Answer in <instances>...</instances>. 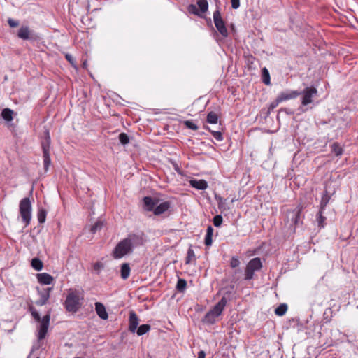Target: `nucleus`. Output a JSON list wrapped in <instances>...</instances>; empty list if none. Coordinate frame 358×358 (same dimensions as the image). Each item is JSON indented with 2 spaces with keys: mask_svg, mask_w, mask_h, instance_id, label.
Masks as SVG:
<instances>
[{
  "mask_svg": "<svg viewBox=\"0 0 358 358\" xmlns=\"http://www.w3.org/2000/svg\"><path fill=\"white\" fill-rule=\"evenodd\" d=\"M145 242L143 233L130 234L117 244L113 250V257L115 259H121L131 254L135 248L143 245Z\"/></svg>",
  "mask_w": 358,
  "mask_h": 358,
  "instance_id": "obj_1",
  "label": "nucleus"
},
{
  "mask_svg": "<svg viewBox=\"0 0 358 358\" xmlns=\"http://www.w3.org/2000/svg\"><path fill=\"white\" fill-rule=\"evenodd\" d=\"M227 303V299L222 297L221 300L206 314L203 322L208 324H213L215 322V319L222 314Z\"/></svg>",
  "mask_w": 358,
  "mask_h": 358,
  "instance_id": "obj_2",
  "label": "nucleus"
},
{
  "mask_svg": "<svg viewBox=\"0 0 358 358\" xmlns=\"http://www.w3.org/2000/svg\"><path fill=\"white\" fill-rule=\"evenodd\" d=\"M80 294L76 289H70L65 301V308L67 311L76 313L80 308Z\"/></svg>",
  "mask_w": 358,
  "mask_h": 358,
  "instance_id": "obj_3",
  "label": "nucleus"
},
{
  "mask_svg": "<svg viewBox=\"0 0 358 358\" xmlns=\"http://www.w3.org/2000/svg\"><path fill=\"white\" fill-rule=\"evenodd\" d=\"M302 210V206H297L296 208L287 212L286 225L294 231L295 227L299 224L300 215Z\"/></svg>",
  "mask_w": 358,
  "mask_h": 358,
  "instance_id": "obj_4",
  "label": "nucleus"
},
{
  "mask_svg": "<svg viewBox=\"0 0 358 358\" xmlns=\"http://www.w3.org/2000/svg\"><path fill=\"white\" fill-rule=\"evenodd\" d=\"M262 268V263L261 259L258 257H255L250 260L245 269V279L251 280L253 278L254 273L259 271Z\"/></svg>",
  "mask_w": 358,
  "mask_h": 358,
  "instance_id": "obj_5",
  "label": "nucleus"
},
{
  "mask_svg": "<svg viewBox=\"0 0 358 358\" xmlns=\"http://www.w3.org/2000/svg\"><path fill=\"white\" fill-rule=\"evenodd\" d=\"M301 95V105L307 106L313 102V99L317 94V90L314 87H306L302 92H300Z\"/></svg>",
  "mask_w": 358,
  "mask_h": 358,
  "instance_id": "obj_6",
  "label": "nucleus"
},
{
  "mask_svg": "<svg viewBox=\"0 0 358 358\" xmlns=\"http://www.w3.org/2000/svg\"><path fill=\"white\" fill-rule=\"evenodd\" d=\"M213 20L215 25L220 34L224 37H227L228 31L218 9L213 13Z\"/></svg>",
  "mask_w": 358,
  "mask_h": 358,
  "instance_id": "obj_7",
  "label": "nucleus"
},
{
  "mask_svg": "<svg viewBox=\"0 0 358 358\" xmlns=\"http://www.w3.org/2000/svg\"><path fill=\"white\" fill-rule=\"evenodd\" d=\"M50 317L49 315H46L43 317L41 320L39 321L40 324L38 327V339L42 340L45 338L49 327Z\"/></svg>",
  "mask_w": 358,
  "mask_h": 358,
  "instance_id": "obj_8",
  "label": "nucleus"
},
{
  "mask_svg": "<svg viewBox=\"0 0 358 358\" xmlns=\"http://www.w3.org/2000/svg\"><path fill=\"white\" fill-rule=\"evenodd\" d=\"M300 92L297 90H287L285 92H281L278 97L279 98V101L281 102L287 101L289 99H293L296 98L298 96L300 95Z\"/></svg>",
  "mask_w": 358,
  "mask_h": 358,
  "instance_id": "obj_9",
  "label": "nucleus"
},
{
  "mask_svg": "<svg viewBox=\"0 0 358 358\" xmlns=\"http://www.w3.org/2000/svg\"><path fill=\"white\" fill-rule=\"evenodd\" d=\"M129 322V330L132 333L136 332L139 324V320L134 311L130 312Z\"/></svg>",
  "mask_w": 358,
  "mask_h": 358,
  "instance_id": "obj_10",
  "label": "nucleus"
},
{
  "mask_svg": "<svg viewBox=\"0 0 358 358\" xmlns=\"http://www.w3.org/2000/svg\"><path fill=\"white\" fill-rule=\"evenodd\" d=\"M31 201L29 198L24 199V222L26 224L29 223L31 220Z\"/></svg>",
  "mask_w": 358,
  "mask_h": 358,
  "instance_id": "obj_11",
  "label": "nucleus"
},
{
  "mask_svg": "<svg viewBox=\"0 0 358 358\" xmlns=\"http://www.w3.org/2000/svg\"><path fill=\"white\" fill-rule=\"evenodd\" d=\"M157 203L158 201L150 196H145L143 198V208L145 210L154 211Z\"/></svg>",
  "mask_w": 358,
  "mask_h": 358,
  "instance_id": "obj_12",
  "label": "nucleus"
},
{
  "mask_svg": "<svg viewBox=\"0 0 358 358\" xmlns=\"http://www.w3.org/2000/svg\"><path fill=\"white\" fill-rule=\"evenodd\" d=\"M95 310L99 317L102 320H106L108 317V313L103 303L100 302L95 303Z\"/></svg>",
  "mask_w": 358,
  "mask_h": 358,
  "instance_id": "obj_13",
  "label": "nucleus"
},
{
  "mask_svg": "<svg viewBox=\"0 0 358 358\" xmlns=\"http://www.w3.org/2000/svg\"><path fill=\"white\" fill-rule=\"evenodd\" d=\"M169 208L170 203L169 201H164L157 205L153 212L155 215H159L167 211Z\"/></svg>",
  "mask_w": 358,
  "mask_h": 358,
  "instance_id": "obj_14",
  "label": "nucleus"
},
{
  "mask_svg": "<svg viewBox=\"0 0 358 358\" xmlns=\"http://www.w3.org/2000/svg\"><path fill=\"white\" fill-rule=\"evenodd\" d=\"M37 279L42 285H50L53 281V278L47 273L37 274Z\"/></svg>",
  "mask_w": 358,
  "mask_h": 358,
  "instance_id": "obj_15",
  "label": "nucleus"
},
{
  "mask_svg": "<svg viewBox=\"0 0 358 358\" xmlns=\"http://www.w3.org/2000/svg\"><path fill=\"white\" fill-rule=\"evenodd\" d=\"M190 185L192 187L199 190H204L208 187V183L204 180H191Z\"/></svg>",
  "mask_w": 358,
  "mask_h": 358,
  "instance_id": "obj_16",
  "label": "nucleus"
},
{
  "mask_svg": "<svg viewBox=\"0 0 358 358\" xmlns=\"http://www.w3.org/2000/svg\"><path fill=\"white\" fill-rule=\"evenodd\" d=\"M51 288H47L43 292H40V299L36 301V303L38 306H43L46 303L50 297V291Z\"/></svg>",
  "mask_w": 358,
  "mask_h": 358,
  "instance_id": "obj_17",
  "label": "nucleus"
},
{
  "mask_svg": "<svg viewBox=\"0 0 358 358\" xmlns=\"http://www.w3.org/2000/svg\"><path fill=\"white\" fill-rule=\"evenodd\" d=\"M13 111L9 108H4L1 112L3 119L8 122V127H12V124L10 123L13 120Z\"/></svg>",
  "mask_w": 358,
  "mask_h": 358,
  "instance_id": "obj_18",
  "label": "nucleus"
},
{
  "mask_svg": "<svg viewBox=\"0 0 358 358\" xmlns=\"http://www.w3.org/2000/svg\"><path fill=\"white\" fill-rule=\"evenodd\" d=\"M215 199L217 201L218 208L221 210L222 213L228 211L229 210V207L227 203L226 199L217 195L215 196Z\"/></svg>",
  "mask_w": 358,
  "mask_h": 358,
  "instance_id": "obj_19",
  "label": "nucleus"
},
{
  "mask_svg": "<svg viewBox=\"0 0 358 358\" xmlns=\"http://www.w3.org/2000/svg\"><path fill=\"white\" fill-rule=\"evenodd\" d=\"M39 38L38 36L27 27H24V40L36 41Z\"/></svg>",
  "mask_w": 358,
  "mask_h": 358,
  "instance_id": "obj_20",
  "label": "nucleus"
},
{
  "mask_svg": "<svg viewBox=\"0 0 358 358\" xmlns=\"http://www.w3.org/2000/svg\"><path fill=\"white\" fill-rule=\"evenodd\" d=\"M131 268L129 264L128 263H124L121 266V278L124 280H126L129 278L130 275Z\"/></svg>",
  "mask_w": 358,
  "mask_h": 358,
  "instance_id": "obj_21",
  "label": "nucleus"
},
{
  "mask_svg": "<svg viewBox=\"0 0 358 358\" xmlns=\"http://www.w3.org/2000/svg\"><path fill=\"white\" fill-rule=\"evenodd\" d=\"M213 233V229L211 226H209L207 229L206 234L205 236V244L207 246L211 245L212 244Z\"/></svg>",
  "mask_w": 358,
  "mask_h": 358,
  "instance_id": "obj_22",
  "label": "nucleus"
},
{
  "mask_svg": "<svg viewBox=\"0 0 358 358\" xmlns=\"http://www.w3.org/2000/svg\"><path fill=\"white\" fill-rule=\"evenodd\" d=\"M322 214L323 210H320L316 216V221L320 228H323L324 227V222L326 220V217L323 216Z\"/></svg>",
  "mask_w": 358,
  "mask_h": 358,
  "instance_id": "obj_23",
  "label": "nucleus"
},
{
  "mask_svg": "<svg viewBox=\"0 0 358 358\" xmlns=\"http://www.w3.org/2000/svg\"><path fill=\"white\" fill-rule=\"evenodd\" d=\"M51 159L50 157V153L48 152L47 148L44 149V154H43V165H44V169L45 171L48 170L49 166L50 165Z\"/></svg>",
  "mask_w": 358,
  "mask_h": 358,
  "instance_id": "obj_24",
  "label": "nucleus"
},
{
  "mask_svg": "<svg viewBox=\"0 0 358 358\" xmlns=\"http://www.w3.org/2000/svg\"><path fill=\"white\" fill-rule=\"evenodd\" d=\"M31 264L36 271H38L43 268V262L38 258L32 259Z\"/></svg>",
  "mask_w": 358,
  "mask_h": 358,
  "instance_id": "obj_25",
  "label": "nucleus"
},
{
  "mask_svg": "<svg viewBox=\"0 0 358 358\" xmlns=\"http://www.w3.org/2000/svg\"><path fill=\"white\" fill-rule=\"evenodd\" d=\"M150 330V326L149 324H142L136 330L138 336H142L148 332Z\"/></svg>",
  "mask_w": 358,
  "mask_h": 358,
  "instance_id": "obj_26",
  "label": "nucleus"
},
{
  "mask_svg": "<svg viewBox=\"0 0 358 358\" xmlns=\"http://www.w3.org/2000/svg\"><path fill=\"white\" fill-rule=\"evenodd\" d=\"M287 310V306L285 303L280 304L275 310V313L278 316L284 315Z\"/></svg>",
  "mask_w": 358,
  "mask_h": 358,
  "instance_id": "obj_27",
  "label": "nucleus"
},
{
  "mask_svg": "<svg viewBox=\"0 0 358 358\" xmlns=\"http://www.w3.org/2000/svg\"><path fill=\"white\" fill-rule=\"evenodd\" d=\"M218 120L217 115L214 112H210L207 115L206 121L210 124H216Z\"/></svg>",
  "mask_w": 358,
  "mask_h": 358,
  "instance_id": "obj_28",
  "label": "nucleus"
},
{
  "mask_svg": "<svg viewBox=\"0 0 358 358\" xmlns=\"http://www.w3.org/2000/svg\"><path fill=\"white\" fill-rule=\"evenodd\" d=\"M197 5L199 7L200 11L202 13H204L208 10V3L206 0H199L197 1Z\"/></svg>",
  "mask_w": 358,
  "mask_h": 358,
  "instance_id": "obj_29",
  "label": "nucleus"
},
{
  "mask_svg": "<svg viewBox=\"0 0 358 358\" xmlns=\"http://www.w3.org/2000/svg\"><path fill=\"white\" fill-rule=\"evenodd\" d=\"M262 80L266 85H270V74L268 69L264 67L262 69Z\"/></svg>",
  "mask_w": 358,
  "mask_h": 358,
  "instance_id": "obj_30",
  "label": "nucleus"
},
{
  "mask_svg": "<svg viewBox=\"0 0 358 358\" xmlns=\"http://www.w3.org/2000/svg\"><path fill=\"white\" fill-rule=\"evenodd\" d=\"M329 199H330V196L327 194V192H325V193L323 194L322 199H321L320 210H324V208L329 203Z\"/></svg>",
  "mask_w": 358,
  "mask_h": 358,
  "instance_id": "obj_31",
  "label": "nucleus"
},
{
  "mask_svg": "<svg viewBox=\"0 0 358 358\" xmlns=\"http://www.w3.org/2000/svg\"><path fill=\"white\" fill-rule=\"evenodd\" d=\"M187 286V282L184 279H178L177 285H176V289L178 292H182Z\"/></svg>",
  "mask_w": 358,
  "mask_h": 358,
  "instance_id": "obj_32",
  "label": "nucleus"
},
{
  "mask_svg": "<svg viewBox=\"0 0 358 358\" xmlns=\"http://www.w3.org/2000/svg\"><path fill=\"white\" fill-rule=\"evenodd\" d=\"M193 260H195V254L193 249L190 248L187 250L186 264H190Z\"/></svg>",
  "mask_w": 358,
  "mask_h": 358,
  "instance_id": "obj_33",
  "label": "nucleus"
},
{
  "mask_svg": "<svg viewBox=\"0 0 358 358\" xmlns=\"http://www.w3.org/2000/svg\"><path fill=\"white\" fill-rule=\"evenodd\" d=\"M37 217L40 223H43L46 218V211L43 209H40L38 212Z\"/></svg>",
  "mask_w": 358,
  "mask_h": 358,
  "instance_id": "obj_34",
  "label": "nucleus"
},
{
  "mask_svg": "<svg viewBox=\"0 0 358 358\" xmlns=\"http://www.w3.org/2000/svg\"><path fill=\"white\" fill-rule=\"evenodd\" d=\"M104 268V264L101 262H97L93 264V269L97 273L99 274L100 272Z\"/></svg>",
  "mask_w": 358,
  "mask_h": 358,
  "instance_id": "obj_35",
  "label": "nucleus"
},
{
  "mask_svg": "<svg viewBox=\"0 0 358 358\" xmlns=\"http://www.w3.org/2000/svg\"><path fill=\"white\" fill-rule=\"evenodd\" d=\"M119 140H120V142L124 145L128 144L129 142V138L128 135L125 133H121L119 135Z\"/></svg>",
  "mask_w": 358,
  "mask_h": 358,
  "instance_id": "obj_36",
  "label": "nucleus"
},
{
  "mask_svg": "<svg viewBox=\"0 0 358 358\" xmlns=\"http://www.w3.org/2000/svg\"><path fill=\"white\" fill-rule=\"evenodd\" d=\"M332 152L336 155H341L343 152L342 148L337 143H334L332 145Z\"/></svg>",
  "mask_w": 358,
  "mask_h": 358,
  "instance_id": "obj_37",
  "label": "nucleus"
},
{
  "mask_svg": "<svg viewBox=\"0 0 358 358\" xmlns=\"http://www.w3.org/2000/svg\"><path fill=\"white\" fill-rule=\"evenodd\" d=\"M50 137L48 134V133L47 134V137L45 138V141L42 144V148H43V152H44V149L47 148V151L48 152L50 153Z\"/></svg>",
  "mask_w": 358,
  "mask_h": 358,
  "instance_id": "obj_38",
  "label": "nucleus"
},
{
  "mask_svg": "<svg viewBox=\"0 0 358 358\" xmlns=\"http://www.w3.org/2000/svg\"><path fill=\"white\" fill-rule=\"evenodd\" d=\"M103 227V222L98 221L91 228V231L94 234L97 231L100 230Z\"/></svg>",
  "mask_w": 358,
  "mask_h": 358,
  "instance_id": "obj_39",
  "label": "nucleus"
},
{
  "mask_svg": "<svg viewBox=\"0 0 358 358\" xmlns=\"http://www.w3.org/2000/svg\"><path fill=\"white\" fill-rule=\"evenodd\" d=\"M222 223V217L220 215H217L213 217V224L218 227Z\"/></svg>",
  "mask_w": 358,
  "mask_h": 358,
  "instance_id": "obj_40",
  "label": "nucleus"
},
{
  "mask_svg": "<svg viewBox=\"0 0 358 358\" xmlns=\"http://www.w3.org/2000/svg\"><path fill=\"white\" fill-rule=\"evenodd\" d=\"M29 310L34 320H36L37 322L41 320L38 313L33 307H30Z\"/></svg>",
  "mask_w": 358,
  "mask_h": 358,
  "instance_id": "obj_41",
  "label": "nucleus"
},
{
  "mask_svg": "<svg viewBox=\"0 0 358 358\" xmlns=\"http://www.w3.org/2000/svg\"><path fill=\"white\" fill-rule=\"evenodd\" d=\"M240 261L237 257H233L231 259L230 265L232 268H236L239 266Z\"/></svg>",
  "mask_w": 358,
  "mask_h": 358,
  "instance_id": "obj_42",
  "label": "nucleus"
},
{
  "mask_svg": "<svg viewBox=\"0 0 358 358\" xmlns=\"http://www.w3.org/2000/svg\"><path fill=\"white\" fill-rule=\"evenodd\" d=\"M185 125L189 128V129H191L192 130H197L198 129V127L196 126V124L195 123H194L192 121H190V120H187L185 122Z\"/></svg>",
  "mask_w": 358,
  "mask_h": 358,
  "instance_id": "obj_43",
  "label": "nucleus"
},
{
  "mask_svg": "<svg viewBox=\"0 0 358 358\" xmlns=\"http://www.w3.org/2000/svg\"><path fill=\"white\" fill-rule=\"evenodd\" d=\"M211 132H212V134H213V137L217 141H221L223 140V136H222V134L221 132H220V131H213Z\"/></svg>",
  "mask_w": 358,
  "mask_h": 358,
  "instance_id": "obj_44",
  "label": "nucleus"
},
{
  "mask_svg": "<svg viewBox=\"0 0 358 358\" xmlns=\"http://www.w3.org/2000/svg\"><path fill=\"white\" fill-rule=\"evenodd\" d=\"M188 10L192 13H194L197 15H200V13H199V10H197L196 6L195 5H193V4L189 5L188 7Z\"/></svg>",
  "mask_w": 358,
  "mask_h": 358,
  "instance_id": "obj_45",
  "label": "nucleus"
},
{
  "mask_svg": "<svg viewBox=\"0 0 358 358\" xmlns=\"http://www.w3.org/2000/svg\"><path fill=\"white\" fill-rule=\"evenodd\" d=\"M280 103H281V101H279V98L277 97L275 101H273V102L271 103L269 108H268L269 110H273L274 108H275Z\"/></svg>",
  "mask_w": 358,
  "mask_h": 358,
  "instance_id": "obj_46",
  "label": "nucleus"
},
{
  "mask_svg": "<svg viewBox=\"0 0 358 358\" xmlns=\"http://www.w3.org/2000/svg\"><path fill=\"white\" fill-rule=\"evenodd\" d=\"M8 22L11 27H16L19 25V22L13 19H8Z\"/></svg>",
  "mask_w": 358,
  "mask_h": 358,
  "instance_id": "obj_47",
  "label": "nucleus"
},
{
  "mask_svg": "<svg viewBox=\"0 0 358 358\" xmlns=\"http://www.w3.org/2000/svg\"><path fill=\"white\" fill-rule=\"evenodd\" d=\"M231 7L234 9H237L240 6V1L239 0H231Z\"/></svg>",
  "mask_w": 358,
  "mask_h": 358,
  "instance_id": "obj_48",
  "label": "nucleus"
},
{
  "mask_svg": "<svg viewBox=\"0 0 358 358\" xmlns=\"http://www.w3.org/2000/svg\"><path fill=\"white\" fill-rule=\"evenodd\" d=\"M198 358H206V353L203 350L199 351Z\"/></svg>",
  "mask_w": 358,
  "mask_h": 358,
  "instance_id": "obj_49",
  "label": "nucleus"
},
{
  "mask_svg": "<svg viewBox=\"0 0 358 358\" xmlns=\"http://www.w3.org/2000/svg\"><path fill=\"white\" fill-rule=\"evenodd\" d=\"M19 211L20 214L22 216V199L19 203Z\"/></svg>",
  "mask_w": 358,
  "mask_h": 358,
  "instance_id": "obj_50",
  "label": "nucleus"
},
{
  "mask_svg": "<svg viewBox=\"0 0 358 358\" xmlns=\"http://www.w3.org/2000/svg\"><path fill=\"white\" fill-rule=\"evenodd\" d=\"M66 59H67L68 61H69L71 63H73V57H72L71 55L67 54V55H66Z\"/></svg>",
  "mask_w": 358,
  "mask_h": 358,
  "instance_id": "obj_51",
  "label": "nucleus"
},
{
  "mask_svg": "<svg viewBox=\"0 0 358 358\" xmlns=\"http://www.w3.org/2000/svg\"><path fill=\"white\" fill-rule=\"evenodd\" d=\"M17 36L19 38H22V28L19 29Z\"/></svg>",
  "mask_w": 358,
  "mask_h": 358,
  "instance_id": "obj_52",
  "label": "nucleus"
},
{
  "mask_svg": "<svg viewBox=\"0 0 358 358\" xmlns=\"http://www.w3.org/2000/svg\"><path fill=\"white\" fill-rule=\"evenodd\" d=\"M36 358H39V357H36Z\"/></svg>",
  "mask_w": 358,
  "mask_h": 358,
  "instance_id": "obj_53",
  "label": "nucleus"
}]
</instances>
